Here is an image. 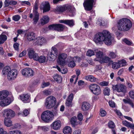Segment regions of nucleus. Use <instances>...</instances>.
<instances>
[{"instance_id":"obj_39","label":"nucleus","mask_w":134,"mask_h":134,"mask_svg":"<svg viewBox=\"0 0 134 134\" xmlns=\"http://www.w3.org/2000/svg\"><path fill=\"white\" fill-rule=\"evenodd\" d=\"M54 78L55 80L58 83H59L62 81V77L60 76H59L57 74H56L54 76Z\"/></svg>"},{"instance_id":"obj_63","label":"nucleus","mask_w":134,"mask_h":134,"mask_svg":"<svg viewBox=\"0 0 134 134\" xmlns=\"http://www.w3.org/2000/svg\"><path fill=\"white\" fill-rule=\"evenodd\" d=\"M85 83L82 80H80L79 81L78 84L79 86H81L84 85Z\"/></svg>"},{"instance_id":"obj_17","label":"nucleus","mask_w":134,"mask_h":134,"mask_svg":"<svg viewBox=\"0 0 134 134\" xmlns=\"http://www.w3.org/2000/svg\"><path fill=\"white\" fill-rule=\"evenodd\" d=\"M19 98L25 103H29L30 101V95L28 94H23L19 96Z\"/></svg>"},{"instance_id":"obj_1","label":"nucleus","mask_w":134,"mask_h":134,"mask_svg":"<svg viewBox=\"0 0 134 134\" xmlns=\"http://www.w3.org/2000/svg\"><path fill=\"white\" fill-rule=\"evenodd\" d=\"M113 38L110 33L108 30H105L102 32L97 33L93 39L97 44H100L104 42L107 45H110L112 43Z\"/></svg>"},{"instance_id":"obj_56","label":"nucleus","mask_w":134,"mask_h":134,"mask_svg":"<svg viewBox=\"0 0 134 134\" xmlns=\"http://www.w3.org/2000/svg\"><path fill=\"white\" fill-rule=\"evenodd\" d=\"M19 44L17 43H15L13 47L14 49L18 51L19 49Z\"/></svg>"},{"instance_id":"obj_32","label":"nucleus","mask_w":134,"mask_h":134,"mask_svg":"<svg viewBox=\"0 0 134 134\" xmlns=\"http://www.w3.org/2000/svg\"><path fill=\"white\" fill-rule=\"evenodd\" d=\"M57 56L49 52L48 54V59L50 61H54L56 58Z\"/></svg>"},{"instance_id":"obj_14","label":"nucleus","mask_w":134,"mask_h":134,"mask_svg":"<svg viewBox=\"0 0 134 134\" xmlns=\"http://www.w3.org/2000/svg\"><path fill=\"white\" fill-rule=\"evenodd\" d=\"M18 73V71L16 69L11 70L8 74V79L10 80H14L16 77Z\"/></svg>"},{"instance_id":"obj_50","label":"nucleus","mask_w":134,"mask_h":134,"mask_svg":"<svg viewBox=\"0 0 134 134\" xmlns=\"http://www.w3.org/2000/svg\"><path fill=\"white\" fill-rule=\"evenodd\" d=\"M109 56L111 58L113 59L115 58L116 57V54L113 52H110Z\"/></svg>"},{"instance_id":"obj_46","label":"nucleus","mask_w":134,"mask_h":134,"mask_svg":"<svg viewBox=\"0 0 134 134\" xmlns=\"http://www.w3.org/2000/svg\"><path fill=\"white\" fill-rule=\"evenodd\" d=\"M20 18V16L19 15H15L13 16L12 19L15 21H18Z\"/></svg>"},{"instance_id":"obj_58","label":"nucleus","mask_w":134,"mask_h":134,"mask_svg":"<svg viewBox=\"0 0 134 134\" xmlns=\"http://www.w3.org/2000/svg\"><path fill=\"white\" fill-rule=\"evenodd\" d=\"M123 41L128 45H130L131 44V42L126 38L123 39Z\"/></svg>"},{"instance_id":"obj_19","label":"nucleus","mask_w":134,"mask_h":134,"mask_svg":"<svg viewBox=\"0 0 134 134\" xmlns=\"http://www.w3.org/2000/svg\"><path fill=\"white\" fill-rule=\"evenodd\" d=\"M36 40L37 41L35 43L36 45L41 46L43 44L46 43V39L42 37H38L36 38Z\"/></svg>"},{"instance_id":"obj_53","label":"nucleus","mask_w":134,"mask_h":134,"mask_svg":"<svg viewBox=\"0 0 134 134\" xmlns=\"http://www.w3.org/2000/svg\"><path fill=\"white\" fill-rule=\"evenodd\" d=\"M106 113L104 110L101 109L100 110V115L102 117L106 115Z\"/></svg>"},{"instance_id":"obj_40","label":"nucleus","mask_w":134,"mask_h":134,"mask_svg":"<svg viewBox=\"0 0 134 134\" xmlns=\"http://www.w3.org/2000/svg\"><path fill=\"white\" fill-rule=\"evenodd\" d=\"M65 24L70 26H72L74 25V22L73 20H66Z\"/></svg>"},{"instance_id":"obj_61","label":"nucleus","mask_w":134,"mask_h":134,"mask_svg":"<svg viewBox=\"0 0 134 134\" xmlns=\"http://www.w3.org/2000/svg\"><path fill=\"white\" fill-rule=\"evenodd\" d=\"M0 134H8V133L7 131L4 130L2 128L0 129Z\"/></svg>"},{"instance_id":"obj_18","label":"nucleus","mask_w":134,"mask_h":134,"mask_svg":"<svg viewBox=\"0 0 134 134\" xmlns=\"http://www.w3.org/2000/svg\"><path fill=\"white\" fill-rule=\"evenodd\" d=\"M61 122L59 120H57L54 122L51 125V126L54 130H57L59 129L61 126Z\"/></svg>"},{"instance_id":"obj_15","label":"nucleus","mask_w":134,"mask_h":134,"mask_svg":"<svg viewBox=\"0 0 134 134\" xmlns=\"http://www.w3.org/2000/svg\"><path fill=\"white\" fill-rule=\"evenodd\" d=\"M3 114L4 116H6L10 118H12L15 115L14 112L9 109H5L3 111Z\"/></svg>"},{"instance_id":"obj_2","label":"nucleus","mask_w":134,"mask_h":134,"mask_svg":"<svg viewBox=\"0 0 134 134\" xmlns=\"http://www.w3.org/2000/svg\"><path fill=\"white\" fill-rule=\"evenodd\" d=\"M132 23L131 21L126 18L120 19L118 23V29L121 31H126L129 30L131 27Z\"/></svg>"},{"instance_id":"obj_12","label":"nucleus","mask_w":134,"mask_h":134,"mask_svg":"<svg viewBox=\"0 0 134 134\" xmlns=\"http://www.w3.org/2000/svg\"><path fill=\"white\" fill-rule=\"evenodd\" d=\"M67 57V55L66 54L64 53L60 54L58 56V62L61 65H65V60Z\"/></svg>"},{"instance_id":"obj_6","label":"nucleus","mask_w":134,"mask_h":134,"mask_svg":"<svg viewBox=\"0 0 134 134\" xmlns=\"http://www.w3.org/2000/svg\"><path fill=\"white\" fill-rule=\"evenodd\" d=\"M52 112L49 110L44 111L41 115L42 120L46 122H49L52 120Z\"/></svg>"},{"instance_id":"obj_55","label":"nucleus","mask_w":134,"mask_h":134,"mask_svg":"<svg viewBox=\"0 0 134 134\" xmlns=\"http://www.w3.org/2000/svg\"><path fill=\"white\" fill-rule=\"evenodd\" d=\"M109 83L107 82L104 81L100 83V85L102 86H106L108 85Z\"/></svg>"},{"instance_id":"obj_42","label":"nucleus","mask_w":134,"mask_h":134,"mask_svg":"<svg viewBox=\"0 0 134 134\" xmlns=\"http://www.w3.org/2000/svg\"><path fill=\"white\" fill-rule=\"evenodd\" d=\"M49 52L57 56L58 54V50L57 48L54 47H52L51 51Z\"/></svg>"},{"instance_id":"obj_24","label":"nucleus","mask_w":134,"mask_h":134,"mask_svg":"<svg viewBox=\"0 0 134 134\" xmlns=\"http://www.w3.org/2000/svg\"><path fill=\"white\" fill-rule=\"evenodd\" d=\"M99 62L101 63H107L108 62L111 63L113 62V61L111 60L110 58L108 57L103 56Z\"/></svg>"},{"instance_id":"obj_59","label":"nucleus","mask_w":134,"mask_h":134,"mask_svg":"<svg viewBox=\"0 0 134 134\" xmlns=\"http://www.w3.org/2000/svg\"><path fill=\"white\" fill-rule=\"evenodd\" d=\"M129 94L131 98L134 99V91H130L129 93Z\"/></svg>"},{"instance_id":"obj_60","label":"nucleus","mask_w":134,"mask_h":134,"mask_svg":"<svg viewBox=\"0 0 134 134\" xmlns=\"http://www.w3.org/2000/svg\"><path fill=\"white\" fill-rule=\"evenodd\" d=\"M29 113V111L27 109H25L23 112V115L24 116H27Z\"/></svg>"},{"instance_id":"obj_11","label":"nucleus","mask_w":134,"mask_h":134,"mask_svg":"<svg viewBox=\"0 0 134 134\" xmlns=\"http://www.w3.org/2000/svg\"><path fill=\"white\" fill-rule=\"evenodd\" d=\"M94 0H86L83 3V6L85 10L89 11L93 8Z\"/></svg>"},{"instance_id":"obj_41","label":"nucleus","mask_w":134,"mask_h":134,"mask_svg":"<svg viewBox=\"0 0 134 134\" xmlns=\"http://www.w3.org/2000/svg\"><path fill=\"white\" fill-rule=\"evenodd\" d=\"M52 116H57L58 115V110L57 107H54L52 109Z\"/></svg>"},{"instance_id":"obj_4","label":"nucleus","mask_w":134,"mask_h":134,"mask_svg":"<svg viewBox=\"0 0 134 134\" xmlns=\"http://www.w3.org/2000/svg\"><path fill=\"white\" fill-rule=\"evenodd\" d=\"M56 102V98L52 96L47 97L45 99V106L46 108L50 109L55 105Z\"/></svg>"},{"instance_id":"obj_23","label":"nucleus","mask_w":134,"mask_h":134,"mask_svg":"<svg viewBox=\"0 0 134 134\" xmlns=\"http://www.w3.org/2000/svg\"><path fill=\"white\" fill-rule=\"evenodd\" d=\"M77 119L76 116H73L71 118L70 121L73 127H74L79 124H81V122H77Z\"/></svg>"},{"instance_id":"obj_29","label":"nucleus","mask_w":134,"mask_h":134,"mask_svg":"<svg viewBox=\"0 0 134 134\" xmlns=\"http://www.w3.org/2000/svg\"><path fill=\"white\" fill-rule=\"evenodd\" d=\"M122 122L123 125L125 126L134 129V125L133 124H131L126 120L123 121Z\"/></svg>"},{"instance_id":"obj_44","label":"nucleus","mask_w":134,"mask_h":134,"mask_svg":"<svg viewBox=\"0 0 134 134\" xmlns=\"http://www.w3.org/2000/svg\"><path fill=\"white\" fill-rule=\"evenodd\" d=\"M43 95L46 96H48L51 94V91L48 90H45L42 91Z\"/></svg>"},{"instance_id":"obj_28","label":"nucleus","mask_w":134,"mask_h":134,"mask_svg":"<svg viewBox=\"0 0 134 134\" xmlns=\"http://www.w3.org/2000/svg\"><path fill=\"white\" fill-rule=\"evenodd\" d=\"M4 124L7 127H9L12 125V122L10 119L5 118L4 120Z\"/></svg>"},{"instance_id":"obj_48","label":"nucleus","mask_w":134,"mask_h":134,"mask_svg":"<svg viewBox=\"0 0 134 134\" xmlns=\"http://www.w3.org/2000/svg\"><path fill=\"white\" fill-rule=\"evenodd\" d=\"M68 66L71 68H73L75 66V62L72 60L70 61L68 64Z\"/></svg>"},{"instance_id":"obj_31","label":"nucleus","mask_w":134,"mask_h":134,"mask_svg":"<svg viewBox=\"0 0 134 134\" xmlns=\"http://www.w3.org/2000/svg\"><path fill=\"white\" fill-rule=\"evenodd\" d=\"M11 70L10 67L9 66H6L4 68L2 71V73L3 75H7L8 73Z\"/></svg>"},{"instance_id":"obj_21","label":"nucleus","mask_w":134,"mask_h":134,"mask_svg":"<svg viewBox=\"0 0 134 134\" xmlns=\"http://www.w3.org/2000/svg\"><path fill=\"white\" fill-rule=\"evenodd\" d=\"M41 7L42 8L43 13L48 12L50 10V8L49 3L48 2H46L44 4H42Z\"/></svg>"},{"instance_id":"obj_5","label":"nucleus","mask_w":134,"mask_h":134,"mask_svg":"<svg viewBox=\"0 0 134 134\" xmlns=\"http://www.w3.org/2000/svg\"><path fill=\"white\" fill-rule=\"evenodd\" d=\"M55 10L59 12H62L67 10L70 13H72V15L71 16H73L75 14V8L70 5L57 6Z\"/></svg>"},{"instance_id":"obj_3","label":"nucleus","mask_w":134,"mask_h":134,"mask_svg":"<svg viewBox=\"0 0 134 134\" xmlns=\"http://www.w3.org/2000/svg\"><path fill=\"white\" fill-rule=\"evenodd\" d=\"M9 92L7 90H3L0 92V105L2 107L7 106L11 102L10 98L8 97Z\"/></svg>"},{"instance_id":"obj_34","label":"nucleus","mask_w":134,"mask_h":134,"mask_svg":"<svg viewBox=\"0 0 134 134\" xmlns=\"http://www.w3.org/2000/svg\"><path fill=\"white\" fill-rule=\"evenodd\" d=\"M34 34L33 32H31L28 34L27 38L29 41H31L34 39Z\"/></svg>"},{"instance_id":"obj_35","label":"nucleus","mask_w":134,"mask_h":134,"mask_svg":"<svg viewBox=\"0 0 134 134\" xmlns=\"http://www.w3.org/2000/svg\"><path fill=\"white\" fill-rule=\"evenodd\" d=\"M111 63L112 68L114 69H117L121 67L119 61L118 62H113Z\"/></svg>"},{"instance_id":"obj_52","label":"nucleus","mask_w":134,"mask_h":134,"mask_svg":"<svg viewBox=\"0 0 134 134\" xmlns=\"http://www.w3.org/2000/svg\"><path fill=\"white\" fill-rule=\"evenodd\" d=\"M77 118L78 120L80 121L82 120L83 119L82 114L81 113H79L77 115Z\"/></svg>"},{"instance_id":"obj_43","label":"nucleus","mask_w":134,"mask_h":134,"mask_svg":"<svg viewBox=\"0 0 134 134\" xmlns=\"http://www.w3.org/2000/svg\"><path fill=\"white\" fill-rule=\"evenodd\" d=\"M110 89L107 87L103 90L104 94L105 95L109 96L110 94Z\"/></svg>"},{"instance_id":"obj_38","label":"nucleus","mask_w":134,"mask_h":134,"mask_svg":"<svg viewBox=\"0 0 134 134\" xmlns=\"http://www.w3.org/2000/svg\"><path fill=\"white\" fill-rule=\"evenodd\" d=\"M69 60H72L73 61H74V62H79L81 60V58L80 57L76 56L75 57H69L68 58Z\"/></svg>"},{"instance_id":"obj_9","label":"nucleus","mask_w":134,"mask_h":134,"mask_svg":"<svg viewBox=\"0 0 134 134\" xmlns=\"http://www.w3.org/2000/svg\"><path fill=\"white\" fill-rule=\"evenodd\" d=\"M21 73L23 75L27 77H31L34 75V72L33 70L29 68L24 69L22 70Z\"/></svg>"},{"instance_id":"obj_36","label":"nucleus","mask_w":134,"mask_h":134,"mask_svg":"<svg viewBox=\"0 0 134 134\" xmlns=\"http://www.w3.org/2000/svg\"><path fill=\"white\" fill-rule=\"evenodd\" d=\"M7 36L5 35L1 34L0 35V44L3 43L7 39Z\"/></svg>"},{"instance_id":"obj_30","label":"nucleus","mask_w":134,"mask_h":134,"mask_svg":"<svg viewBox=\"0 0 134 134\" xmlns=\"http://www.w3.org/2000/svg\"><path fill=\"white\" fill-rule=\"evenodd\" d=\"M49 21V18L47 15L43 16L41 20V23L43 24H45L47 23Z\"/></svg>"},{"instance_id":"obj_62","label":"nucleus","mask_w":134,"mask_h":134,"mask_svg":"<svg viewBox=\"0 0 134 134\" xmlns=\"http://www.w3.org/2000/svg\"><path fill=\"white\" fill-rule=\"evenodd\" d=\"M103 21L102 20L99 19L97 22V24L100 26H103Z\"/></svg>"},{"instance_id":"obj_37","label":"nucleus","mask_w":134,"mask_h":134,"mask_svg":"<svg viewBox=\"0 0 134 134\" xmlns=\"http://www.w3.org/2000/svg\"><path fill=\"white\" fill-rule=\"evenodd\" d=\"M8 134H23L20 130H15L9 131Z\"/></svg>"},{"instance_id":"obj_16","label":"nucleus","mask_w":134,"mask_h":134,"mask_svg":"<svg viewBox=\"0 0 134 134\" xmlns=\"http://www.w3.org/2000/svg\"><path fill=\"white\" fill-rule=\"evenodd\" d=\"M94 52L96 53V58L94 59V60L99 62L104 56L103 53L97 49H95Z\"/></svg>"},{"instance_id":"obj_13","label":"nucleus","mask_w":134,"mask_h":134,"mask_svg":"<svg viewBox=\"0 0 134 134\" xmlns=\"http://www.w3.org/2000/svg\"><path fill=\"white\" fill-rule=\"evenodd\" d=\"M112 89L113 90H116L118 92H122L124 93L126 92L125 87L122 84L113 85Z\"/></svg>"},{"instance_id":"obj_8","label":"nucleus","mask_w":134,"mask_h":134,"mask_svg":"<svg viewBox=\"0 0 134 134\" xmlns=\"http://www.w3.org/2000/svg\"><path fill=\"white\" fill-rule=\"evenodd\" d=\"M89 88L91 92L94 95H98L101 93L100 87L97 84H92L89 86Z\"/></svg>"},{"instance_id":"obj_54","label":"nucleus","mask_w":134,"mask_h":134,"mask_svg":"<svg viewBox=\"0 0 134 134\" xmlns=\"http://www.w3.org/2000/svg\"><path fill=\"white\" fill-rule=\"evenodd\" d=\"M40 129H41L43 131H47L48 130V128L46 126H41L39 127Z\"/></svg>"},{"instance_id":"obj_49","label":"nucleus","mask_w":134,"mask_h":134,"mask_svg":"<svg viewBox=\"0 0 134 134\" xmlns=\"http://www.w3.org/2000/svg\"><path fill=\"white\" fill-rule=\"evenodd\" d=\"M65 104L66 106L68 107H71L72 105V101L66 100Z\"/></svg>"},{"instance_id":"obj_57","label":"nucleus","mask_w":134,"mask_h":134,"mask_svg":"<svg viewBox=\"0 0 134 134\" xmlns=\"http://www.w3.org/2000/svg\"><path fill=\"white\" fill-rule=\"evenodd\" d=\"M109 105L111 107L113 108L115 107V103L114 102L111 100L109 102Z\"/></svg>"},{"instance_id":"obj_47","label":"nucleus","mask_w":134,"mask_h":134,"mask_svg":"<svg viewBox=\"0 0 134 134\" xmlns=\"http://www.w3.org/2000/svg\"><path fill=\"white\" fill-rule=\"evenodd\" d=\"M119 63L121 66H124L126 65V61L124 60H122L119 61Z\"/></svg>"},{"instance_id":"obj_33","label":"nucleus","mask_w":134,"mask_h":134,"mask_svg":"<svg viewBox=\"0 0 134 134\" xmlns=\"http://www.w3.org/2000/svg\"><path fill=\"white\" fill-rule=\"evenodd\" d=\"M108 126L112 129V130L113 134H116L114 128L115 127V125L114 122L112 121H110L108 123Z\"/></svg>"},{"instance_id":"obj_51","label":"nucleus","mask_w":134,"mask_h":134,"mask_svg":"<svg viewBox=\"0 0 134 134\" xmlns=\"http://www.w3.org/2000/svg\"><path fill=\"white\" fill-rule=\"evenodd\" d=\"M73 93L71 94L67 98L66 100H69L71 101H72L73 98Z\"/></svg>"},{"instance_id":"obj_22","label":"nucleus","mask_w":134,"mask_h":134,"mask_svg":"<svg viewBox=\"0 0 134 134\" xmlns=\"http://www.w3.org/2000/svg\"><path fill=\"white\" fill-rule=\"evenodd\" d=\"M35 58V60L38 61L40 63H43L47 61L46 58L45 56L44 55H41L39 57L38 55L37 56H36Z\"/></svg>"},{"instance_id":"obj_25","label":"nucleus","mask_w":134,"mask_h":134,"mask_svg":"<svg viewBox=\"0 0 134 134\" xmlns=\"http://www.w3.org/2000/svg\"><path fill=\"white\" fill-rule=\"evenodd\" d=\"M90 107V104L87 102H83L82 103L81 109L83 111L88 110Z\"/></svg>"},{"instance_id":"obj_26","label":"nucleus","mask_w":134,"mask_h":134,"mask_svg":"<svg viewBox=\"0 0 134 134\" xmlns=\"http://www.w3.org/2000/svg\"><path fill=\"white\" fill-rule=\"evenodd\" d=\"M85 79L86 80L92 82L97 81L98 80V79L91 75H89L85 76Z\"/></svg>"},{"instance_id":"obj_10","label":"nucleus","mask_w":134,"mask_h":134,"mask_svg":"<svg viewBox=\"0 0 134 134\" xmlns=\"http://www.w3.org/2000/svg\"><path fill=\"white\" fill-rule=\"evenodd\" d=\"M46 29H49L50 30H55L60 32L63 31L64 29V27L62 24H58L51 25L49 26L48 28H46Z\"/></svg>"},{"instance_id":"obj_27","label":"nucleus","mask_w":134,"mask_h":134,"mask_svg":"<svg viewBox=\"0 0 134 134\" xmlns=\"http://www.w3.org/2000/svg\"><path fill=\"white\" fill-rule=\"evenodd\" d=\"M72 130L70 127L66 126L63 129V132L65 134H71Z\"/></svg>"},{"instance_id":"obj_45","label":"nucleus","mask_w":134,"mask_h":134,"mask_svg":"<svg viewBox=\"0 0 134 134\" xmlns=\"http://www.w3.org/2000/svg\"><path fill=\"white\" fill-rule=\"evenodd\" d=\"M94 55V51L92 50H89L86 53V55L88 56L91 57Z\"/></svg>"},{"instance_id":"obj_64","label":"nucleus","mask_w":134,"mask_h":134,"mask_svg":"<svg viewBox=\"0 0 134 134\" xmlns=\"http://www.w3.org/2000/svg\"><path fill=\"white\" fill-rule=\"evenodd\" d=\"M17 2H16L14 1H11L9 2V4L10 5H14L16 4Z\"/></svg>"},{"instance_id":"obj_20","label":"nucleus","mask_w":134,"mask_h":134,"mask_svg":"<svg viewBox=\"0 0 134 134\" xmlns=\"http://www.w3.org/2000/svg\"><path fill=\"white\" fill-rule=\"evenodd\" d=\"M28 56L29 57L30 59H32L35 60V58L36 56H37L38 54L35 53L34 50L32 48H30L27 50Z\"/></svg>"},{"instance_id":"obj_7","label":"nucleus","mask_w":134,"mask_h":134,"mask_svg":"<svg viewBox=\"0 0 134 134\" xmlns=\"http://www.w3.org/2000/svg\"><path fill=\"white\" fill-rule=\"evenodd\" d=\"M38 9V5L37 4H35L33 10V14L31 13L29 17L31 18H32L33 17V15L34 16L33 19L34 21L33 24H36L37 22L39 20V13L37 11Z\"/></svg>"}]
</instances>
